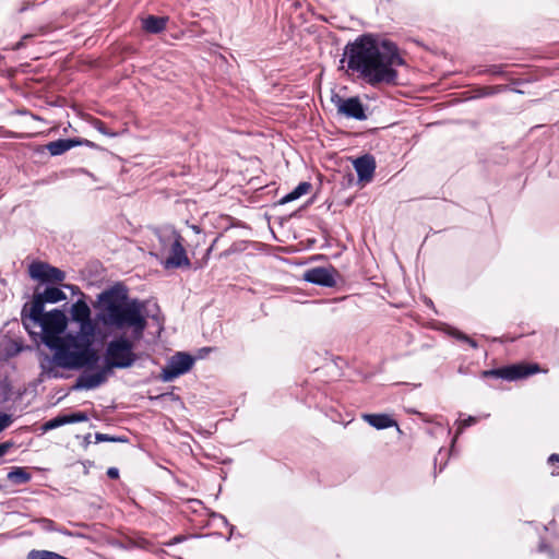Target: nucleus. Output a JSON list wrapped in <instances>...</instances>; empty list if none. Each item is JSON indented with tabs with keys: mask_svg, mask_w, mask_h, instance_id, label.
Instances as JSON below:
<instances>
[{
	"mask_svg": "<svg viewBox=\"0 0 559 559\" xmlns=\"http://www.w3.org/2000/svg\"><path fill=\"white\" fill-rule=\"evenodd\" d=\"M477 421L476 417L468 416L466 419L461 420L457 428V433H461L465 428L474 425Z\"/></svg>",
	"mask_w": 559,
	"mask_h": 559,
	"instance_id": "26",
	"label": "nucleus"
},
{
	"mask_svg": "<svg viewBox=\"0 0 559 559\" xmlns=\"http://www.w3.org/2000/svg\"><path fill=\"white\" fill-rule=\"evenodd\" d=\"M66 425L64 416L59 415L43 425V430L48 431Z\"/></svg>",
	"mask_w": 559,
	"mask_h": 559,
	"instance_id": "21",
	"label": "nucleus"
},
{
	"mask_svg": "<svg viewBox=\"0 0 559 559\" xmlns=\"http://www.w3.org/2000/svg\"><path fill=\"white\" fill-rule=\"evenodd\" d=\"M546 549H547L546 544H545V543H540V545H539V551H546Z\"/></svg>",
	"mask_w": 559,
	"mask_h": 559,
	"instance_id": "39",
	"label": "nucleus"
},
{
	"mask_svg": "<svg viewBox=\"0 0 559 559\" xmlns=\"http://www.w3.org/2000/svg\"><path fill=\"white\" fill-rule=\"evenodd\" d=\"M90 145L91 142L88 140L80 141L75 139H59L57 141L49 142L47 144V150L52 156L61 155L64 152L75 147L78 145Z\"/></svg>",
	"mask_w": 559,
	"mask_h": 559,
	"instance_id": "13",
	"label": "nucleus"
},
{
	"mask_svg": "<svg viewBox=\"0 0 559 559\" xmlns=\"http://www.w3.org/2000/svg\"><path fill=\"white\" fill-rule=\"evenodd\" d=\"M461 102L462 100L460 98L454 97V98H450L448 100L438 103L437 105H451V106H454V105H459Z\"/></svg>",
	"mask_w": 559,
	"mask_h": 559,
	"instance_id": "33",
	"label": "nucleus"
},
{
	"mask_svg": "<svg viewBox=\"0 0 559 559\" xmlns=\"http://www.w3.org/2000/svg\"><path fill=\"white\" fill-rule=\"evenodd\" d=\"M311 188H312V186L310 182H307V181L299 182V185L293 191L285 194L280 200V203L286 204V203L293 202V201L299 199L300 197L307 194L311 190Z\"/></svg>",
	"mask_w": 559,
	"mask_h": 559,
	"instance_id": "17",
	"label": "nucleus"
},
{
	"mask_svg": "<svg viewBox=\"0 0 559 559\" xmlns=\"http://www.w3.org/2000/svg\"><path fill=\"white\" fill-rule=\"evenodd\" d=\"M107 380V369L104 368L94 373L83 372L80 374L75 381L74 389L75 390H92L98 388Z\"/></svg>",
	"mask_w": 559,
	"mask_h": 559,
	"instance_id": "10",
	"label": "nucleus"
},
{
	"mask_svg": "<svg viewBox=\"0 0 559 559\" xmlns=\"http://www.w3.org/2000/svg\"><path fill=\"white\" fill-rule=\"evenodd\" d=\"M182 539H183V537H182V536H176V537H174L173 543H174V544H177V543H180Z\"/></svg>",
	"mask_w": 559,
	"mask_h": 559,
	"instance_id": "38",
	"label": "nucleus"
},
{
	"mask_svg": "<svg viewBox=\"0 0 559 559\" xmlns=\"http://www.w3.org/2000/svg\"><path fill=\"white\" fill-rule=\"evenodd\" d=\"M45 304L47 302L39 295V293H37L34 295L32 305L28 310V305H24L21 317L23 325L26 330L37 325V323L46 316V312H44Z\"/></svg>",
	"mask_w": 559,
	"mask_h": 559,
	"instance_id": "9",
	"label": "nucleus"
},
{
	"mask_svg": "<svg viewBox=\"0 0 559 559\" xmlns=\"http://www.w3.org/2000/svg\"><path fill=\"white\" fill-rule=\"evenodd\" d=\"M12 421L10 415L0 412V432L4 430Z\"/></svg>",
	"mask_w": 559,
	"mask_h": 559,
	"instance_id": "27",
	"label": "nucleus"
},
{
	"mask_svg": "<svg viewBox=\"0 0 559 559\" xmlns=\"http://www.w3.org/2000/svg\"><path fill=\"white\" fill-rule=\"evenodd\" d=\"M194 364V357L185 352H178L171 356L160 373L164 382H169L177 377L187 373Z\"/></svg>",
	"mask_w": 559,
	"mask_h": 559,
	"instance_id": "6",
	"label": "nucleus"
},
{
	"mask_svg": "<svg viewBox=\"0 0 559 559\" xmlns=\"http://www.w3.org/2000/svg\"><path fill=\"white\" fill-rule=\"evenodd\" d=\"M177 237H181V235L174 228H165L158 231L157 238L160 246L158 255L164 257L166 250L174 243Z\"/></svg>",
	"mask_w": 559,
	"mask_h": 559,
	"instance_id": "16",
	"label": "nucleus"
},
{
	"mask_svg": "<svg viewBox=\"0 0 559 559\" xmlns=\"http://www.w3.org/2000/svg\"><path fill=\"white\" fill-rule=\"evenodd\" d=\"M304 278L311 284L324 287H333L336 283L333 273L324 267H314L307 271Z\"/></svg>",
	"mask_w": 559,
	"mask_h": 559,
	"instance_id": "11",
	"label": "nucleus"
},
{
	"mask_svg": "<svg viewBox=\"0 0 559 559\" xmlns=\"http://www.w3.org/2000/svg\"><path fill=\"white\" fill-rule=\"evenodd\" d=\"M70 312L72 320L80 325L79 331L74 333L79 348L82 349L87 368H94L99 360V356L93 347L96 326L91 319V309L84 300L79 299L72 305Z\"/></svg>",
	"mask_w": 559,
	"mask_h": 559,
	"instance_id": "4",
	"label": "nucleus"
},
{
	"mask_svg": "<svg viewBox=\"0 0 559 559\" xmlns=\"http://www.w3.org/2000/svg\"><path fill=\"white\" fill-rule=\"evenodd\" d=\"M200 352L203 353V354H206V353L211 352V348L204 347Z\"/></svg>",
	"mask_w": 559,
	"mask_h": 559,
	"instance_id": "40",
	"label": "nucleus"
},
{
	"mask_svg": "<svg viewBox=\"0 0 559 559\" xmlns=\"http://www.w3.org/2000/svg\"><path fill=\"white\" fill-rule=\"evenodd\" d=\"M95 126L102 133L108 134L105 124L102 121H97Z\"/></svg>",
	"mask_w": 559,
	"mask_h": 559,
	"instance_id": "35",
	"label": "nucleus"
},
{
	"mask_svg": "<svg viewBox=\"0 0 559 559\" xmlns=\"http://www.w3.org/2000/svg\"><path fill=\"white\" fill-rule=\"evenodd\" d=\"M97 319L106 328L120 332H130L129 336L120 335L107 343L105 362L107 369H127L138 360L134 343L143 338L147 329L144 314L145 302L136 298L130 299L127 288L116 284L105 289L97 298Z\"/></svg>",
	"mask_w": 559,
	"mask_h": 559,
	"instance_id": "1",
	"label": "nucleus"
},
{
	"mask_svg": "<svg viewBox=\"0 0 559 559\" xmlns=\"http://www.w3.org/2000/svg\"><path fill=\"white\" fill-rule=\"evenodd\" d=\"M28 274L33 280L41 283L57 284L66 278V273L46 262H33L28 266Z\"/></svg>",
	"mask_w": 559,
	"mask_h": 559,
	"instance_id": "8",
	"label": "nucleus"
},
{
	"mask_svg": "<svg viewBox=\"0 0 559 559\" xmlns=\"http://www.w3.org/2000/svg\"><path fill=\"white\" fill-rule=\"evenodd\" d=\"M13 445L12 442H3V443H0V457H2L3 455H5L9 451V449Z\"/></svg>",
	"mask_w": 559,
	"mask_h": 559,
	"instance_id": "30",
	"label": "nucleus"
},
{
	"mask_svg": "<svg viewBox=\"0 0 559 559\" xmlns=\"http://www.w3.org/2000/svg\"><path fill=\"white\" fill-rule=\"evenodd\" d=\"M347 60V68L359 73L366 83L374 87L396 84V66L404 64L395 43L389 39L377 40L365 34L344 48L341 62Z\"/></svg>",
	"mask_w": 559,
	"mask_h": 559,
	"instance_id": "2",
	"label": "nucleus"
},
{
	"mask_svg": "<svg viewBox=\"0 0 559 559\" xmlns=\"http://www.w3.org/2000/svg\"><path fill=\"white\" fill-rule=\"evenodd\" d=\"M500 68H501L500 66H492L491 72L492 73H499L500 72Z\"/></svg>",
	"mask_w": 559,
	"mask_h": 559,
	"instance_id": "36",
	"label": "nucleus"
},
{
	"mask_svg": "<svg viewBox=\"0 0 559 559\" xmlns=\"http://www.w3.org/2000/svg\"><path fill=\"white\" fill-rule=\"evenodd\" d=\"M217 516L224 522L225 525H229L227 519L224 515L218 514Z\"/></svg>",
	"mask_w": 559,
	"mask_h": 559,
	"instance_id": "37",
	"label": "nucleus"
},
{
	"mask_svg": "<svg viewBox=\"0 0 559 559\" xmlns=\"http://www.w3.org/2000/svg\"><path fill=\"white\" fill-rule=\"evenodd\" d=\"M107 476L111 479H116L119 477V469L117 467H109L107 469Z\"/></svg>",
	"mask_w": 559,
	"mask_h": 559,
	"instance_id": "32",
	"label": "nucleus"
},
{
	"mask_svg": "<svg viewBox=\"0 0 559 559\" xmlns=\"http://www.w3.org/2000/svg\"><path fill=\"white\" fill-rule=\"evenodd\" d=\"M66 425L67 424H74V423H83L88 419V416L83 412H76L68 415H63Z\"/></svg>",
	"mask_w": 559,
	"mask_h": 559,
	"instance_id": "22",
	"label": "nucleus"
},
{
	"mask_svg": "<svg viewBox=\"0 0 559 559\" xmlns=\"http://www.w3.org/2000/svg\"><path fill=\"white\" fill-rule=\"evenodd\" d=\"M451 335L460 341L468 343L473 348H477V346H478V344L475 340L471 338L469 336H467L466 334H464L457 330H453L451 332Z\"/></svg>",
	"mask_w": 559,
	"mask_h": 559,
	"instance_id": "24",
	"label": "nucleus"
},
{
	"mask_svg": "<svg viewBox=\"0 0 559 559\" xmlns=\"http://www.w3.org/2000/svg\"><path fill=\"white\" fill-rule=\"evenodd\" d=\"M96 440L97 441H117L118 439L110 437L105 433H96Z\"/></svg>",
	"mask_w": 559,
	"mask_h": 559,
	"instance_id": "31",
	"label": "nucleus"
},
{
	"mask_svg": "<svg viewBox=\"0 0 559 559\" xmlns=\"http://www.w3.org/2000/svg\"><path fill=\"white\" fill-rule=\"evenodd\" d=\"M98 112L102 114V115H107L106 107H103V110H98Z\"/></svg>",
	"mask_w": 559,
	"mask_h": 559,
	"instance_id": "41",
	"label": "nucleus"
},
{
	"mask_svg": "<svg viewBox=\"0 0 559 559\" xmlns=\"http://www.w3.org/2000/svg\"><path fill=\"white\" fill-rule=\"evenodd\" d=\"M40 523L43 524V528L46 530V531H57V532H60V533H62L64 535H70V533L68 531H66V530L56 528L55 527V522L52 520L41 519Z\"/></svg>",
	"mask_w": 559,
	"mask_h": 559,
	"instance_id": "25",
	"label": "nucleus"
},
{
	"mask_svg": "<svg viewBox=\"0 0 559 559\" xmlns=\"http://www.w3.org/2000/svg\"><path fill=\"white\" fill-rule=\"evenodd\" d=\"M167 16L148 15L142 21V28L148 34H159L167 25Z\"/></svg>",
	"mask_w": 559,
	"mask_h": 559,
	"instance_id": "15",
	"label": "nucleus"
},
{
	"mask_svg": "<svg viewBox=\"0 0 559 559\" xmlns=\"http://www.w3.org/2000/svg\"><path fill=\"white\" fill-rule=\"evenodd\" d=\"M337 105H361L358 97H349L345 100H340Z\"/></svg>",
	"mask_w": 559,
	"mask_h": 559,
	"instance_id": "28",
	"label": "nucleus"
},
{
	"mask_svg": "<svg viewBox=\"0 0 559 559\" xmlns=\"http://www.w3.org/2000/svg\"><path fill=\"white\" fill-rule=\"evenodd\" d=\"M39 295L44 298L47 304H56L67 299L64 292L55 286H48Z\"/></svg>",
	"mask_w": 559,
	"mask_h": 559,
	"instance_id": "18",
	"label": "nucleus"
},
{
	"mask_svg": "<svg viewBox=\"0 0 559 559\" xmlns=\"http://www.w3.org/2000/svg\"><path fill=\"white\" fill-rule=\"evenodd\" d=\"M32 35H24L21 40H19L14 46H13V50H20L22 49L24 46H25V40L31 38Z\"/></svg>",
	"mask_w": 559,
	"mask_h": 559,
	"instance_id": "29",
	"label": "nucleus"
},
{
	"mask_svg": "<svg viewBox=\"0 0 559 559\" xmlns=\"http://www.w3.org/2000/svg\"><path fill=\"white\" fill-rule=\"evenodd\" d=\"M37 325L41 329L43 343L53 350L52 358L46 357L40 364L43 374L48 378H58L59 372L53 365L69 370L87 368L74 333L69 332L62 335L67 328V317L61 310L53 309L46 312Z\"/></svg>",
	"mask_w": 559,
	"mask_h": 559,
	"instance_id": "3",
	"label": "nucleus"
},
{
	"mask_svg": "<svg viewBox=\"0 0 559 559\" xmlns=\"http://www.w3.org/2000/svg\"><path fill=\"white\" fill-rule=\"evenodd\" d=\"M337 116L357 120H365L367 118L365 107H337Z\"/></svg>",
	"mask_w": 559,
	"mask_h": 559,
	"instance_id": "20",
	"label": "nucleus"
},
{
	"mask_svg": "<svg viewBox=\"0 0 559 559\" xmlns=\"http://www.w3.org/2000/svg\"><path fill=\"white\" fill-rule=\"evenodd\" d=\"M7 477L15 485H23L31 480L32 475L24 467H13Z\"/></svg>",
	"mask_w": 559,
	"mask_h": 559,
	"instance_id": "19",
	"label": "nucleus"
},
{
	"mask_svg": "<svg viewBox=\"0 0 559 559\" xmlns=\"http://www.w3.org/2000/svg\"><path fill=\"white\" fill-rule=\"evenodd\" d=\"M539 371V366L537 364L532 365H511L502 368L484 370L481 372V378H493V379H503L508 381H515L519 379H524L531 374H534Z\"/></svg>",
	"mask_w": 559,
	"mask_h": 559,
	"instance_id": "5",
	"label": "nucleus"
},
{
	"mask_svg": "<svg viewBox=\"0 0 559 559\" xmlns=\"http://www.w3.org/2000/svg\"><path fill=\"white\" fill-rule=\"evenodd\" d=\"M559 462V454L557 453H552L549 457H548V463L549 464H555V463H558Z\"/></svg>",
	"mask_w": 559,
	"mask_h": 559,
	"instance_id": "34",
	"label": "nucleus"
},
{
	"mask_svg": "<svg viewBox=\"0 0 559 559\" xmlns=\"http://www.w3.org/2000/svg\"><path fill=\"white\" fill-rule=\"evenodd\" d=\"M362 419L378 430L397 427V423L388 414H364Z\"/></svg>",
	"mask_w": 559,
	"mask_h": 559,
	"instance_id": "14",
	"label": "nucleus"
},
{
	"mask_svg": "<svg viewBox=\"0 0 559 559\" xmlns=\"http://www.w3.org/2000/svg\"><path fill=\"white\" fill-rule=\"evenodd\" d=\"M183 238L177 237L173 245L166 250V254L162 258L160 263L166 270L190 267L191 262L183 247Z\"/></svg>",
	"mask_w": 559,
	"mask_h": 559,
	"instance_id": "7",
	"label": "nucleus"
},
{
	"mask_svg": "<svg viewBox=\"0 0 559 559\" xmlns=\"http://www.w3.org/2000/svg\"><path fill=\"white\" fill-rule=\"evenodd\" d=\"M502 90L503 88L501 86H497V87L486 86V87L477 88V90L474 91L476 94L473 97H480V96H485V95H491V94H495V93L500 92Z\"/></svg>",
	"mask_w": 559,
	"mask_h": 559,
	"instance_id": "23",
	"label": "nucleus"
},
{
	"mask_svg": "<svg viewBox=\"0 0 559 559\" xmlns=\"http://www.w3.org/2000/svg\"><path fill=\"white\" fill-rule=\"evenodd\" d=\"M47 105L52 106V105H56V103L55 102H49Z\"/></svg>",
	"mask_w": 559,
	"mask_h": 559,
	"instance_id": "43",
	"label": "nucleus"
},
{
	"mask_svg": "<svg viewBox=\"0 0 559 559\" xmlns=\"http://www.w3.org/2000/svg\"><path fill=\"white\" fill-rule=\"evenodd\" d=\"M27 111L26 110H16V114H21V115H25Z\"/></svg>",
	"mask_w": 559,
	"mask_h": 559,
	"instance_id": "42",
	"label": "nucleus"
},
{
	"mask_svg": "<svg viewBox=\"0 0 559 559\" xmlns=\"http://www.w3.org/2000/svg\"><path fill=\"white\" fill-rule=\"evenodd\" d=\"M354 168L360 181H369L376 169V162L371 155H362L354 160Z\"/></svg>",
	"mask_w": 559,
	"mask_h": 559,
	"instance_id": "12",
	"label": "nucleus"
}]
</instances>
